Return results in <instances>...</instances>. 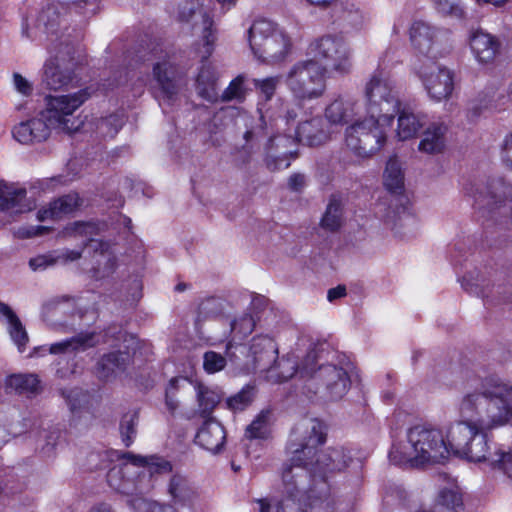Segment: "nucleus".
<instances>
[{"instance_id":"f257e3e1","label":"nucleus","mask_w":512,"mask_h":512,"mask_svg":"<svg viewBox=\"0 0 512 512\" xmlns=\"http://www.w3.org/2000/svg\"><path fill=\"white\" fill-rule=\"evenodd\" d=\"M459 420L451 424L449 441L458 455L512 478V450L491 452L487 433L512 424V384L485 378L466 387L457 403Z\"/></svg>"},{"instance_id":"f03ea898","label":"nucleus","mask_w":512,"mask_h":512,"mask_svg":"<svg viewBox=\"0 0 512 512\" xmlns=\"http://www.w3.org/2000/svg\"><path fill=\"white\" fill-rule=\"evenodd\" d=\"M389 51L380 57L379 67L368 78L364 95L367 116L345 129V145L355 155L367 158L379 152L399 111V91L385 69Z\"/></svg>"},{"instance_id":"7ed1b4c3","label":"nucleus","mask_w":512,"mask_h":512,"mask_svg":"<svg viewBox=\"0 0 512 512\" xmlns=\"http://www.w3.org/2000/svg\"><path fill=\"white\" fill-rule=\"evenodd\" d=\"M324 424L318 419L305 418L293 429L287 445L290 465L282 471V499L299 504L302 512L307 507L321 508L325 503L329 506V486L320 477L311 479L310 465L313 464L315 449L325 442Z\"/></svg>"},{"instance_id":"20e7f679","label":"nucleus","mask_w":512,"mask_h":512,"mask_svg":"<svg viewBox=\"0 0 512 512\" xmlns=\"http://www.w3.org/2000/svg\"><path fill=\"white\" fill-rule=\"evenodd\" d=\"M327 69L321 63L306 59L296 62L285 77V84L290 91L293 100L277 99L269 107L259 106L258 117L247 113H241L237 118V124L245 128L243 139L253 140L263 130L266 119L278 130L293 123L303 110L302 102L321 98L327 89Z\"/></svg>"},{"instance_id":"39448f33","label":"nucleus","mask_w":512,"mask_h":512,"mask_svg":"<svg viewBox=\"0 0 512 512\" xmlns=\"http://www.w3.org/2000/svg\"><path fill=\"white\" fill-rule=\"evenodd\" d=\"M94 90L86 87L72 94L47 96L45 109L38 117L21 122L12 130L14 139L23 145H32L46 141L52 129L71 133L78 130L80 122L74 112L87 101Z\"/></svg>"},{"instance_id":"423d86ee","label":"nucleus","mask_w":512,"mask_h":512,"mask_svg":"<svg viewBox=\"0 0 512 512\" xmlns=\"http://www.w3.org/2000/svg\"><path fill=\"white\" fill-rule=\"evenodd\" d=\"M295 123H290L288 126L278 130L271 122L266 119V125H263L262 132L254 137L253 140L245 141L244 147L252 149L262 137L270 129L276 132L272 135L265 146V162L271 171H278L286 169L290 166V161L293 156L294 147L297 143L307 146H318L325 143L329 138V131L324 128V120L321 116H315L303 121H300L291 132V126Z\"/></svg>"},{"instance_id":"0eeeda50","label":"nucleus","mask_w":512,"mask_h":512,"mask_svg":"<svg viewBox=\"0 0 512 512\" xmlns=\"http://www.w3.org/2000/svg\"><path fill=\"white\" fill-rule=\"evenodd\" d=\"M450 451L458 454L450 445L449 432L445 440L441 430L429 425H416L407 430L405 439L393 444L389 459L396 465L420 467L442 463Z\"/></svg>"},{"instance_id":"6e6552de","label":"nucleus","mask_w":512,"mask_h":512,"mask_svg":"<svg viewBox=\"0 0 512 512\" xmlns=\"http://www.w3.org/2000/svg\"><path fill=\"white\" fill-rule=\"evenodd\" d=\"M125 461L112 467L107 473L108 485L115 491L127 495H143L151 488L154 474H166L172 471L170 462L156 458L148 462L142 457L127 453Z\"/></svg>"},{"instance_id":"1a4fd4ad","label":"nucleus","mask_w":512,"mask_h":512,"mask_svg":"<svg viewBox=\"0 0 512 512\" xmlns=\"http://www.w3.org/2000/svg\"><path fill=\"white\" fill-rule=\"evenodd\" d=\"M104 228V224L96 222H74L67 225L62 234L64 237L83 240L84 249L93 251L94 265L89 270L90 277L102 280L110 277L116 270L117 258L111 245L94 238Z\"/></svg>"},{"instance_id":"9d476101","label":"nucleus","mask_w":512,"mask_h":512,"mask_svg":"<svg viewBox=\"0 0 512 512\" xmlns=\"http://www.w3.org/2000/svg\"><path fill=\"white\" fill-rule=\"evenodd\" d=\"M316 353L307 354L300 369L302 376H307L306 388L327 401H337L344 397L350 388V377L344 367L334 364L320 365L314 368Z\"/></svg>"},{"instance_id":"9b49d317","label":"nucleus","mask_w":512,"mask_h":512,"mask_svg":"<svg viewBox=\"0 0 512 512\" xmlns=\"http://www.w3.org/2000/svg\"><path fill=\"white\" fill-rule=\"evenodd\" d=\"M85 2L88 6L80 15L86 17L95 14L97 10L96 0H73L71 2H53L48 4L39 14L30 11L23 16L21 23V34L30 40H36L40 33H53L56 27L61 26L68 16H72V10L78 12L80 4Z\"/></svg>"},{"instance_id":"f8f14e48","label":"nucleus","mask_w":512,"mask_h":512,"mask_svg":"<svg viewBox=\"0 0 512 512\" xmlns=\"http://www.w3.org/2000/svg\"><path fill=\"white\" fill-rule=\"evenodd\" d=\"M178 20L199 39L198 52L208 59L217 40L211 0H184L178 7Z\"/></svg>"},{"instance_id":"ddd939ff","label":"nucleus","mask_w":512,"mask_h":512,"mask_svg":"<svg viewBox=\"0 0 512 512\" xmlns=\"http://www.w3.org/2000/svg\"><path fill=\"white\" fill-rule=\"evenodd\" d=\"M226 354L230 364L243 372H266L278 356L275 341L268 336H256L249 346L227 343Z\"/></svg>"},{"instance_id":"4468645a","label":"nucleus","mask_w":512,"mask_h":512,"mask_svg":"<svg viewBox=\"0 0 512 512\" xmlns=\"http://www.w3.org/2000/svg\"><path fill=\"white\" fill-rule=\"evenodd\" d=\"M308 54L321 63L327 73L343 76L352 69V49L341 36L327 34L315 39L308 47Z\"/></svg>"},{"instance_id":"2eb2a0df","label":"nucleus","mask_w":512,"mask_h":512,"mask_svg":"<svg viewBox=\"0 0 512 512\" xmlns=\"http://www.w3.org/2000/svg\"><path fill=\"white\" fill-rule=\"evenodd\" d=\"M54 58L46 61L43 72V83L48 89L60 90L74 87L77 84L76 76L72 70V66L64 65L66 58L72 59L74 53V45L66 39L61 40L59 48L55 47Z\"/></svg>"},{"instance_id":"dca6fc26","label":"nucleus","mask_w":512,"mask_h":512,"mask_svg":"<svg viewBox=\"0 0 512 512\" xmlns=\"http://www.w3.org/2000/svg\"><path fill=\"white\" fill-rule=\"evenodd\" d=\"M144 61L151 62L153 66V78L160 89L162 98L172 101L179 91V79L177 67L169 53L157 44L144 56Z\"/></svg>"},{"instance_id":"f3484780","label":"nucleus","mask_w":512,"mask_h":512,"mask_svg":"<svg viewBox=\"0 0 512 512\" xmlns=\"http://www.w3.org/2000/svg\"><path fill=\"white\" fill-rule=\"evenodd\" d=\"M414 70L431 100L441 102L451 96L454 89L451 70L432 61L415 66Z\"/></svg>"},{"instance_id":"a211bd4d","label":"nucleus","mask_w":512,"mask_h":512,"mask_svg":"<svg viewBox=\"0 0 512 512\" xmlns=\"http://www.w3.org/2000/svg\"><path fill=\"white\" fill-rule=\"evenodd\" d=\"M331 18L344 33H357L369 23L368 14L354 0H338L331 8Z\"/></svg>"},{"instance_id":"6ab92c4d","label":"nucleus","mask_w":512,"mask_h":512,"mask_svg":"<svg viewBox=\"0 0 512 512\" xmlns=\"http://www.w3.org/2000/svg\"><path fill=\"white\" fill-rule=\"evenodd\" d=\"M448 32L431 26L428 22L414 21L410 28V40L420 53L436 57L439 53L442 39L447 38Z\"/></svg>"},{"instance_id":"aec40b11","label":"nucleus","mask_w":512,"mask_h":512,"mask_svg":"<svg viewBox=\"0 0 512 512\" xmlns=\"http://www.w3.org/2000/svg\"><path fill=\"white\" fill-rule=\"evenodd\" d=\"M272 35L254 56L263 63L276 64L283 61L290 50V40L282 29L274 23Z\"/></svg>"},{"instance_id":"412c9836","label":"nucleus","mask_w":512,"mask_h":512,"mask_svg":"<svg viewBox=\"0 0 512 512\" xmlns=\"http://www.w3.org/2000/svg\"><path fill=\"white\" fill-rule=\"evenodd\" d=\"M358 101L348 95L341 94L335 97L325 108V119L331 125L342 126L351 121L359 112Z\"/></svg>"},{"instance_id":"4be33fe9","label":"nucleus","mask_w":512,"mask_h":512,"mask_svg":"<svg viewBox=\"0 0 512 512\" xmlns=\"http://www.w3.org/2000/svg\"><path fill=\"white\" fill-rule=\"evenodd\" d=\"M26 189L15 183L0 182V210L11 213H24L34 207L27 199Z\"/></svg>"},{"instance_id":"5701e85b","label":"nucleus","mask_w":512,"mask_h":512,"mask_svg":"<svg viewBox=\"0 0 512 512\" xmlns=\"http://www.w3.org/2000/svg\"><path fill=\"white\" fill-rule=\"evenodd\" d=\"M82 253V250L77 249H57L31 258L29 266L33 271H44L58 265L73 263L82 257Z\"/></svg>"},{"instance_id":"b1692460","label":"nucleus","mask_w":512,"mask_h":512,"mask_svg":"<svg viewBox=\"0 0 512 512\" xmlns=\"http://www.w3.org/2000/svg\"><path fill=\"white\" fill-rule=\"evenodd\" d=\"M226 432L215 418H208L196 435V443L211 453H218L224 446Z\"/></svg>"},{"instance_id":"393cba45","label":"nucleus","mask_w":512,"mask_h":512,"mask_svg":"<svg viewBox=\"0 0 512 512\" xmlns=\"http://www.w3.org/2000/svg\"><path fill=\"white\" fill-rule=\"evenodd\" d=\"M131 358L126 352H111L103 355L97 362L96 374L105 381H111L124 374Z\"/></svg>"},{"instance_id":"a878e982","label":"nucleus","mask_w":512,"mask_h":512,"mask_svg":"<svg viewBox=\"0 0 512 512\" xmlns=\"http://www.w3.org/2000/svg\"><path fill=\"white\" fill-rule=\"evenodd\" d=\"M469 44L471 51L480 63H491L499 52L498 40L483 30H476L470 34Z\"/></svg>"},{"instance_id":"bb28decb","label":"nucleus","mask_w":512,"mask_h":512,"mask_svg":"<svg viewBox=\"0 0 512 512\" xmlns=\"http://www.w3.org/2000/svg\"><path fill=\"white\" fill-rule=\"evenodd\" d=\"M396 115L398 116L396 136L401 141L415 138L427 122L426 115L422 113H414L408 109H402L400 99L399 111Z\"/></svg>"},{"instance_id":"cd10ccee","label":"nucleus","mask_w":512,"mask_h":512,"mask_svg":"<svg viewBox=\"0 0 512 512\" xmlns=\"http://www.w3.org/2000/svg\"><path fill=\"white\" fill-rule=\"evenodd\" d=\"M314 456H316V454ZM350 460L351 457L344 448H331L317 455L315 461L312 459L313 464L309 467L311 470H314V472L332 473L345 469Z\"/></svg>"},{"instance_id":"c85d7f7f","label":"nucleus","mask_w":512,"mask_h":512,"mask_svg":"<svg viewBox=\"0 0 512 512\" xmlns=\"http://www.w3.org/2000/svg\"><path fill=\"white\" fill-rule=\"evenodd\" d=\"M82 204V199L77 193L64 195L42 208L37 213L39 221L54 220L74 212Z\"/></svg>"},{"instance_id":"c756f323","label":"nucleus","mask_w":512,"mask_h":512,"mask_svg":"<svg viewBox=\"0 0 512 512\" xmlns=\"http://www.w3.org/2000/svg\"><path fill=\"white\" fill-rule=\"evenodd\" d=\"M99 343L97 335L94 332L79 333L78 335L63 340L58 343L51 344L49 352L51 354H70L83 352Z\"/></svg>"},{"instance_id":"7c9ffc66","label":"nucleus","mask_w":512,"mask_h":512,"mask_svg":"<svg viewBox=\"0 0 512 512\" xmlns=\"http://www.w3.org/2000/svg\"><path fill=\"white\" fill-rule=\"evenodd\" d=\"M447 126L444 123H432L424 131L421 141L419 142V151L426 154H437L445 148V135Z\"/></svg>"},{"instance_id":"2f4dec72","label":"nucleus","mask_w":512,"mask_h":512,"mask_svg":"<svg viewBox=\"0 0 512 512\" xmlns=\"http://www.w3.org/2000/svg\"><path fill=\"white\" fill-rule=\"evenodd\" d=\"M1 318L5 319L12 341L17 345L19 351L22 352L29 340L26 329L13 310L7 304L0 301Z\"/></svg>"},{"instance_id":"473e14b6","label":"nucleus","mask_w":512,"mask_h":512,"mask_svg":"<svg viewBox=\"0 0 512 512\" xmlns=\"http://www.w3.org/2000/svg\"><path fill=\"white\" fill-rule=\"evenodd\" d=\"M197 94L208 102H217L219 100V92L217 90V75L214 68L208 64H204L196 78Z\"/></svg>"},{"instance_id":"72a5a7b5","label":"nucleus","mask_w":512,"mask_h":512,"mask_svg":"<svg viewBox=\"0 0 512 512\" xmlns=\"http://www.w3.org/2000/svg\"><path fill=\"white\" fill-rule=\"evenodd\" d=\"M195 389L198 402V413L203 418H210L213 410L222 399L221 392L216 388H211L201 383H198L195 386Z\"/></svg>"},{"instance_id":"f704fd0d","label":"nucleus","mask_w":512,"mask_h":512,"mask_svg":"<svg viewBox=\"0 0 512 512\" xmlns=\"http://www.w3.org/2000/svg\"><path fill=\"white\" fill-rule=\"evenodd\" d=\"M419 228V220L408 207H402L395 215L393 230L400 238H413Z\"/></svg>"},{"instance_id":"c9c22d12","label":"nucleus","mask_w":512,"mask_h":512,"mask_svg":"<svg viewBox=\"0 0 512 512\" xmlns=\"http://www.w3.org/2000/svg\"><path fill=\"white\" fill-rule=\"evenodd\" d=\"M296 372L297 362L294 357L283 356L276 358L265 373L268 381L278 383L290 379Z\"/></svg>"},{"instance_id":"e433bc0d","label":"nucleus","mask_w":512,"mask_h":512,"mask_svg":"<svg viewBox=\"0 0 512 512\" xmlns=\"http://www.w3.org/2000/svg\"><path fill=\"white\" fill-rule=\"evenodd\" d=\"M274 23L267 19H257L251 25L248 31L249 46L254 53H259V49L272 35Z\"/></svg>"},{"instance_id":"4c0bfd02","label":"nucleus","mask_w":512,"mask_h":512,"mask_svg":"<svg viewBox=\"0 0 512 512\" xmlns=\"http://www.w3.org/2000/svg\"><path fill=\"white\" fill-rule=\"evenodd\" d=\"M6 388L19 394H35L41 389L40 381L35 374H13L7 377Z\"/></svg>"},{"instance_id":"58836bf2","label":"nucleus","mask_w":512,"mask_h":512,"mask_svg":"<svg viewBox=\"0 0 512 512\" xmlns=\"http://www.w3.org/2000/svg\"><path fill=\"white\" fill-rule=\"evenodd\" d=\"M343 222V204L338 198L332 197L321 219V225L329 231H336L342 226Z\"/></svg>"},{"instance_id":"ea45409f","label":"nucleus","mask_w":512,"mask_h":512,"mask_svg":"<svg viewBox=\"0 0 512 512\" xmlns=\"http://www.w3.org/2000/svg\"><path fill=\"white\" fill-rule=\"evenodd\" d=\"M384 185L391 192H399L404 185V175L399 160L395 157L387 161L384 172Z\"/></svg>"},{"instance_id":"a19ab883","label":"nucleus","mask_w":512,"mask_h":512,"mask_svg":"<svg viewBox=\"0 0 512 512\" xmlns=\"http://www.w3.org/2000/svg\"><path fill=\"white\" fill-rule=\"evenodd\" d=\"M256 325V319L250 313H243L236 317L230 323L232 339L228 343L238 344L237 340H242L250 335Z\"/></svg>"},{"instance_id":"79ce46f5","label":"nucleus","mask_w":512,"mask_h":512,"mask_svg":"<svg viewBox=\"0 0 512 512\" xmlns=\"http://www.w3.org/2000/svg\"><path fill=\"white\" fill-rule=\"evenodd\" d=\"M246 80L247 77L244 74H240L235 77L219 95V100L222 102L235 101L242 103L249 92V89L245 85Z\"/></svg>"},{"instance_id":"37998d69","label":"nucleus","mask_w":512,"mask_h":512,"mask_svg":"<svg viewBox=\"0 0 512 512\" xmlns=\"http://www.w3.org/2000/svg\"><path fill=\"white\" fill-rule=\"evenodd\" d=\"M168 494L175 502L185 503L192 498L193 490L185 477L176 474L170 479Z\"/></svg>"},{"instance_id":"c03bdc74","label":"nucleus","mask_w":512,"mask_h":512,"mask_svg":"<svg viewBox=\"0 0 512 512\" xmlns=\"http://www.w3.org/2000/svg\"><path fill=\"white\" fill-rule=\"evenodd\" d=\"M512 105V82L507 89L498 91L489 101L481 103L480 109L501 112Z\"/></svg>"},{"instance_id":"a18cd8bd","label":"nucleus","mask_w":512,"mask_h":512,"mask_svg":"<svg viewBox=\"0 0 512 512\" xmlns=\"http://www.w3.org/2000/svg\"><path fill=\"white\" fill-rule=\"evenodd\" d=\"M139 415L137 411H130L123 415L120 422V435L126 447H129L136 435Z\"/></svg>"},{"instance_id":"49530a36","label":"nucleus","mask_w":512,"mask_h":512,"mask_svg":"<svg viewBox=\"0 0 512 512\" xmlns=\"http://www.w3.org/2000/svg\"><path fill=\"white\" fill-rule=\"evenodd\" d=\"M124 120L120 114L101 118L96 124V132L103 138H113L122 128Z\"/></svg>"},{"instance_id":"de8ad7c7","label":"nucleus","mask_w":512,"mask_h":512,"mask_svg":"<svg viewBox=\"0 0 512 512\" xmlns=\"http://www.w3.org/2000/svg\"><path fill=\"white\" fill-rule=\"evenodd\" d=\"M269 411H262L246 428V437L249 439H263L269 434Z\"/></svg>"},{"instance_id":"09e8293b","label":"nucleus","mask_w":512,"mask_h":512,"mask_svg":"<svg viewBox=\"0 0 512 512\" xmlns=\"http://www.w3.org/2000/svg\"><path fill=\"white\" fill-rule=\"evenodd\" d=\"M230 363L227 354L222 355L215 351H207L203 355V369L208 374L222 371Z\"/></svg>"},{"instance_id":"8fccbe9b","label":"nucleus","mask_w":512,"mask_h":512,"mask_svg":"<svg viewBox=\"0 0 512 512\" xmlns=\"http://www.w3.org/2000/svg\"><path fill=\"white\" fill-rule=\"evenodd\" d=\"M438 502L442 506L452 510H456L458 507L462 506V496L458 486L451 483L448 487L441 489Z\"/></svg>"},{"instance_id":"3c124183","label":"nucleus","mask_w":512,"mask_h":512,"mask_svg":"<svg viewBox=\"0 0 512 512\" xmlns=\"http://www.w3.org/2000/svg\"><path fill=\"white\" fill-rule=\"evenodd\" d=\"M62 395L73 413L80 411L88 403L89 399V395L79 388L63 390Z\"/></svg>"},{"instance_id":"603ef678","label":"nucleus","mask_w":512,"mask_h":512,"mask_svg":"<svg viewBox=\"0 0 512 512\" xmlns=\"http://www.w3.org/2000/svg\"><path fill=\"white\" fill-rule=\"evenodd\" d=\"M280 83V76H272L264 79H253L255 88L259 90L266 101L272 99Z\"/></svg>"},{"instance_id":"864d4df0","label":"nucleus","mask_w":512,"mask_h":512,"mask_svg":"<svg viewBox=\"0 0 512 512\" xmlns=\"http://www.w3.org/2000/svg\"><path fill=\"white\" fill-rule=\"evenodd\" d=\"M436 9L445 15H449L458 19L464 16L463 8L451 0H433Z\"/></svg>"},{"instance_id":"5fc2aeb1","label":"nucleus","mask_w":512,"mask_h":512,"mask_svg":"<svg viewBox=\"0 0 512 512\" xmlns=\"http://www.w3.org/2000/svg\"><path fill=\"white\" fill-rule=\"evenodd\" d=\"M184 381L185 379L183 378H172L169 381V385L166 389V405L170 411H174L178 407V401L175 395L179 388V383Z\"/></svg>"},{"instance_id":"6e6d98bb","label":"nucleus","mask_w":512,"mask_h":512,"mask_svg":"<svg viewBox=\"0 0 512 512\" xmlns=\"http://www.w3.org/2000/svg\"><path fill=\"white\" fill-rule=\"evenodd\" d=\"M250 402L248 392L242 391L227 400V406L232 410H243Z\"/></svg>"},{"instance_id":"4d7b16f0","label":"nucleus","mask_w":512,"mask_h":512,"mask_svg":"<svg viewBox=\"0 0 512 512\" xmlns=\"http://www.w3.org/2000/svg\"><path fill=\"white\" fill-rule=\"evenodd\" d=\"M481 274L476 268L467 271L460 279V284L463 288H473L480 284Z\"/></svg>"},{"instance_id":"13d9d810","label":"nucleus","mask_w":512,"mask_h":512,"mask_svg":"<svg viewBox=\"0 0 512 512\" xmlns=\"http://www.w3.org/2000/svg\"><path fill=\"white\" fill-rule=\"evenodd\" d=\"M13 83L15 89L24 96H28L32 93L31 83L25 79L22 75L15 73L13 75Z\"/></svg>"},{"instance_id":"bf43d9fd","label":"nucleus","mask_w":512,"mask_h":512,"mask_svg":"<svg viewBox=\"0 0 512 512\" xmlns=\"http://www.w3.org/2000/svg\"><path fill=\"white\" fill-rule=\"evenodd\" d=\"M501 158L506 165L512 167V132L504 138L501 148Z\"/></svg>"},{"instance_id":"052dcab7","label":"nucleus","mask_w":512,"mask_h":512,"mask_svg":"<svg viewBox=\"0 0 512 512\" xmlns=\"http://www.w3.org/2000/svg\"><path fill=\"white\" fill-rule=\"evenodd\" d=\"M48 230H49V228L45 227V226H33V227H30L27 229L20 230L19 234L22 237L30 238V237H34V236L43 235Z\"/></svg>"},{"instance_id":"680f3d73","label":"nucleus","mask_w":512,"mask_h":512,"mask_svg":"<svg viewBox=\"0 0 512 512\" xmlns=\"http://www.w3.org/2000/svg\"><path fill=\"white\" fill-rule=\"evenodd\" d=\"M305 184V177L302 174H293L290 176L288 180V185L290 189L294 191H299Z\"/></svg>"},{"instance_id":"e2e57ef3","label":"nucleus","mask_w":512,"mask_h":512,"mask_svg":"<svg viewBox=\"0 0 512 512\" xmlns=\"http://www.w3.org/2000/svg\"><path fill=\"white\" fill-rule=\"evenodd\" d=\"M88 512H116L113 506L106 502L93 505Z\"/></svg>"},{"instance_id":"0e129e2a","label":"nucleus","mask_w":512,"mask_h":512,"mask_svg":"<svg viewBox=\"0 0 512 512\" xmlns=\"http://www.w3.org/2000/svg\"><path fill=\"white\" fill-rule=\"evenodd\" d=\"M346 295V290H328L327 299L333 303L338 299L346 297Z\"/></svg>"},{"instance_id":"69168bd1","label":"nucleus","mask_w":512,"mask_h":512,"mask_svg":"<svg viewBox=\"0 0 512 512\" xmlns=\"http://www.w3.org/2000/svg\"><path fill=\"white\" fill-rule=\"evenodd\" d=\"M150 512H176V510L170 505L154 503L150 506Z\"/></svg>"},{"instance_id":"338daca9","label":"nucleus","mask_w":512,"mask_h":512,"mask_svg":"<svg viewBox=\"0 0 512 512\" xmlns=\"http://www.w3.org/2000/svg\"><path fill=\"white\" fill-rule=\"evenodd\" d=\"M478 4H491L495 7H503L508 3H512V0H475Z\"/></svg>"},{"instance_id":"774afa93","label":"nucleus","mask_w":512,"mask_h":512,"mask_svg":"<svg viewBox=\"0 0 512 512\" xmlns=\"http://www.w3.org/2000/svg\"><path fill=\"white\" fill-rule=\"evenodd\" d=\"M118 222L123 225V228L125 231L130 232L132 227V221L129 217L125 215H119L118 216Z\"/></svg>"}]
</instances>
